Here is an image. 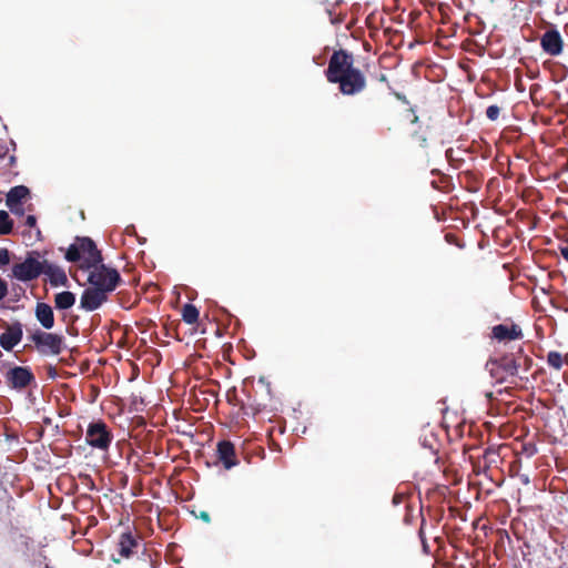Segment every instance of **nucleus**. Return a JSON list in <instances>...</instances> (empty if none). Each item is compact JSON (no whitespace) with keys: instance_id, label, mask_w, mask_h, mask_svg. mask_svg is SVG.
Masks as SVG:
<instances>
[{"instance_id":"19","label":"nucleus","mask_w":568,"mask_h":568,"mask_svg":"<svg viewBox=\"0 0 568 568\" xmlns=\"http://www.w3.org/2000/svg\"><path fill=\"white\" fill-rule=\"evenodd\" d=\"M75 303V295L70 291H63L54 295V306L57 310H69Z\"/></svg>"},{"instance_id":"21","label":"nucleus","mask_w":568,"mask_h":568,"mask_svg":"<svg viewBox=\"0 0 568 568\" xmlns=\"http://www.w3.org/2000/svg\"><path fill=\"white\" fill-rule=\"evenodd\" d=\"M13 222L8 212L0 211V235H7L12 232Z\"/></svg>"},{"instance_id":"5","label":"nucleus","mask_w":568,"mask_h":568,"mask_svg":"<svg viewBox=\"0 0 568 568\" xmlns=\"http://www.w3.org/2000/svg\"><path fill=\"white\" fill-rule=\"evenodd\" d=\"M28 338L41 356H58L65 348V338L61 334L36 329Z\"/></svg>"},{"instance_id":"33","label":"nucleus","mask_w":568,"mask_h":568,"mask_svg":"<svg viewBox=\"0 0 568 568\" xmlns=\"http://www.w3.org/2000/svg\"><path fill=\"white\" fill-rule=\"evenodd\" d=\"M355 22V18H352L348 22V26L353 24Z\"/></svg>"},{"instance_id":"24","label":"nucleus","mask_w":568,"mask_h":568,"mask_svg":"<svg viewBox=\"0 0 568 568\" xmlns=\"http://www.w3.org/2000/svg\"><path fill=\"white\" fill-rule=\"evenodd\" d=\"M499 113H500V108L498 105L493 104L486 109V116L490 121H496L499 118Z\"/></svg>"},{"instance_id":"7","label":"nucleus","mask_w":568,"mask_h":568,"mask_svg":"<svg viewBox=\"0 0 568 568\" xmlns=\"http://www.w3.org/2000/svg\"><path fill=\"white\" fill-rule=\"evenodd\" d=\"M113 440V434L108 425L99 419L91 422L87 428L85 442L93 448L106 452Z\"/></svg>"},{"instance_id":"27","label":"nucleus","mask_w":568,"mask_h":568,"mask_svg":"<svg viewBox=\"0 0 568 568\" xmlns=\"http://www.w3.org/2000/svg\"><path fill=\"white\" fill-rule=\"evenodd\" d=\"M8 295V284L7 282L0 277V301H2Z\"/></svg>"},{"instance_id":"36","label":"nucleus","mask_w":568,"mask_h":568,"mask_svg":"<svg viewBox=\"0 0 568 568\" xmlns=\"http://www.w3.org/2000/svg\"><path fill=\"white\" fill-rule=\"evenodd\" d=\"M417 121H418V116L415 115L413 122H417Z\"/></svg>"},{"instance_id":"11","label":"nucleus","mask_w":568,"mask_h":568,"mask_svg":"<svg viewBox=\"0 0 568 568\" xmlns=\"http://www.w3.org/2000/svg\"><path fill=\"white\" fill-rule=\"evenodd\" d=\"M4 332L0 335V346L11 352L22 339L23 326L19 321L11 324L3 323Z\"/></svg>"},{"instance_id":"32","label":"nucleus","mask_w":568,"mask_h":568,"mask_svg":"<svg viewBox=\"0 0 568 568\" xmlns=\"http://www.w3.org/2000/svg\"><path fill=\"white\" fill-rule=\"evenodd\" d=\"M133 231H134V226H133V225L128 226V227L125 229L126 234H131Z\"/></svg>"},{"instance_id":"18","label":"nucleus","mask_w":568,"mask_h":568,"mask_svg":"<svg viewBox=\"0 0 568 568\" xmlns=\"http://www.w3.org/2000/svg\"><path fill=\"white\" fill-rule=\"evenodd\" d=\"M37 321L44 329H51L54 326L53 308L43 302H38L34 310Z\"/></svg>"},{"instance_id":"35","label":"nucleus","mask_w":568,"mask_h":568,"mask_svg":"<svg viewBox=\"0 0 568 568\" xmlns=\"http://www.w3.org/2000/svg\"><path fill=\"white\" fill-rule=\"evenodd\" d=\"M326 0H316L318 3H324Z\"/></svg>"},{"instance_id":"29","label":"nucleus","mask_w":568,"mask_h":568,"mask_svg":"<svg viewBox=\"0 0 568 568\" xmlns=\"http://www.w3.org/2000/svg\"><path fill=\"white\" fill-rule=\"evenodd\" d=\"M197 518L203 520L204 523L209 524L211 521L210 514L205 510L200 511L199 515H196Z\"/></svg>"},{"instance_id":"1","label":"nucleus","mask_w":568,"mask_h":568,"mask_svg":"<svg viewBox=\"0 0 568 568\" xmlns=\"http://www.w3.org/2000/svg\"><path fill=\"white\" fill-rule=\"evenodd\" d=\"M386 77L376 61L363 62L357 69V101L364 114H371L379 104Z\"/></svg>"},{"instance_id":"31","label":"nucleus","mask_w":568,"mask_h":568,"mask_svg":"<svg viewBox=\"0 0 568 568\" xmlns=\"http://www.w3.org/2000/svg\"><path fill=\"white\" fill-rule=\"evenodd\" d=\"M404 499H405V495L404 494H395L393 496V504L394 505H399V504H402L404 501Z\"/></svg>"},{"instance_id":"22","label":"nucleus","mask_w":568,"mask_h":568,"mask_svg":"<svg viewBox=\"0 0 568 568\" xmlns=\"http://www.w3.org/2000/svg\"><path fill=\"white\" fill-rule=\"evenodd\" d=\"M547 364L559 371L561 367H562V364H564V356L561 353L557 352V351H551L548 353L547 355Z\"/></svg>"},{"instance_id":"26","label":"nucleus","mask_w":568,"mask_h":568,"mask_svg":"<svg viewBox=\"0 0 568 568\" xmlns=\"http://www.w3.org/2000/svg\"><path fill=\"white\" fill-rule=\"evenodd\" d=\"M10 263V253L7 248H0V266Z\"/></svg>"},{"instance_id":"8","label":"nucleus","mask_w":568,"mask_h":568,"mask_svg":"<svg viewBox=\"0 0 568 568\" xmlns=\"http://www.w3.org/2000/svg\"><path fill=\"white\" fill-rule=\"evenodd\" d=\"M6 384L16 390H23L36 383L33 372L28 366H13L4 373Z\"/></svg>"},{"instance_id":"14","label":"nucleus","mask_w":568,"mask_h":568,"mask_svg":"<svg viewBox=\"0 0 568 568\" xmlns=\"http://www.w3.org/2000/svg\"><path fill=\"white\" fill-rule=\"evenodd\" d=\"M30 194V191L24 185L13 186L7 194L6 204L14 214H23L21 204Z\"/></svg>"},{"instance_id":"4","label":"nucleus","mask_w":568,"mask_h":568,"mask_svg":"<svg viewBox=\"0 0 568 568\" xmlns=\"http://www.w3.org/2000/svg\"><path fill=\"white\" fill-rule=\"evenodd\" d=\"M516 356L515 354L504 355L498 359H489L486 363V368L489 371L491 377H494L497 382H504L509 376H516L518 374V369L520 367V359L523 358L525 363L530 364L531 359L527 356L523 355V348L519 347Z\"/></svg>"},{"instance_id":"17","label":"nucleus","mask_w":568,"mask_h":568,"mask_svg":"<svg viewBox=\"0 0 568 568\" xmlns=\"http://www.w3.org/2000/svg\"><path fill=\"white\" fill-rule=\"evenodd\" d=\"M49 277L50 285L53 287L57 286H68L69 280L63 268L60 266L53 265L48 261H43V273Z\"/></svg>"},{"instance_id":"25","label":"nucleus","mask_w":568,"mask_h":568,"mask_svg":"<svg viewBox=\"0 0 568 568\" xmlns=\"http://www.w3.org/2000/svg\"><path fill=\"white\" fill-rule=\"evenodd\" d=\"M558 250L564 260L568 262V236L561 241L560 245L558 246Z\"/></svg>"},{"instance_id":"34","label":"nucleus","mask_w":568,"mask_h":568,"mask_svg":"<svg viewBox=\"0 0 568 568\" xmlns=\"http://www.w3.org/2000/svg\"><path fill=\"white\" fill-rule=\"evenodd\" d=\"M16 161V158L13 155L10 156V162L13 163Z\"/></svg>"},{"instance_id":"2","label":"nucleus","mask_w":568,"mask_h":568,"mask_svg":"<svg viewBox=\"0 0 568 568\" xmlns=\"http://www.w3.org/2000/svg\"><path fill=\"white\" fill-rule=\"evenodd\" d=\"M353 55L345 50L335 51L325 70L327 81L338 83L339 91L344 94L355 93V68Z\"/></svg>"},{"instance_id":"13","label":"nucleus","mask_w":568,"mask_h":568,"mask_svg":"<svg viewBox=\"0 0 568 568\" xmlns=\"http://www.w3.org/2000/svg\"><path fill=\"white\" fill-rule=\"evenodd\" d=\"M491 338L498 342H510L524 338V333L518 324H498L491 328Z\"/></svg>"},{"instance_id":"6","label":"nucleus","mask_w":568,"mask_h":568,"mask_svg":"<svg viewBox=\"0 0 568 568\" xmlns=\"http://www.w3.org/2000/svg\"><path fill=\"white\" fill-rule=\"evenodd\" d=\"M88 282L91 286L110 294L119 286L122 278L115 268L108 267L101 262L89 271Z\"/></svg>"},{"instance_id":"30","label":"nucleus","mask_w":568,"mask_h":568,"mask_svg":"<svg viewBox=\"0 0 568 568\" xmlns=\"http://www.w3.org/2000/svg\"><path fill=\"white\" fill-rule=\"evenodd\" d=\"M37 224V219L34 215H28L27 219H26V225H28L29 227H34Z\"/></svg>"},{"instance_id":"9","label":"nucleus","mask_w":568,"mask_h":568,"mask_svg":"<svg viewBox=\"0 0 568 568\" xmlns=\"http://www.w3.org/2000/svg\"><path fill=\"white\" fill-rule=\"evenodd\" d=\"M43 273V262L28 255L21 263L12 266V276L21 282H30L38 278Z\"/></svg>"},{"instance_id":"23","label":"nucleus","mask_w":568,"mask_h":568,"mask_svg":"<svg viewBox=\"0 0 568 568\" xmlns=\"http://www.w3.org/2000/svg\"><path fill=\"white\" fill-rule=\"evenodd\" d=\"M413 139L417 143L418 146H420V148H426L427 146L428 135H427V133L425 131L424 132L416 131L413 134Z\"/></svg>"},{"instance_id":"10","label":"nucleus","mask_w":568,"mask_h":568,"mask_svg":"<svg viewBox=\"0 0 568 568\" xmlns=\"http://www.w3.org/2000/svg\"><path fill=\"white\" fill-rule=\"evenodd\" d=\"M540 47L550 57H558L562 53L565 42L560 32L554 26L541 34Z\"/></svg>"},{"instance_id":"12","label":"nucleus","mask_w":568,"mask_h":568,"mask_svg":"<svg viewBox=\"0 0 568 568\" xmlns=\"http://www.w3.org/2000/svg\"><path fill=\"white\" fill-rule=\"evenodd\" d=\"M108 297L109 294L90 285L82 292L80 307L87 312L95 311L108 301Z\"/></svg>"},{"instance_id":"28","label":"nucleus","mask_w":568,"mask_h":568,"mask_svg":"<svg viewBox=\"0 0 568 568\" xmlns=\"http://www.w3.org/2000/svg\"><path fill=\"white\" fill-rule=\"evenodd\" d=\"M47 374H48V377L51 379H55L58 377V371L52 365L47 366Z\"/></svg>"},{"instance_id":"16","label":"nucleus","mask_w":568,"mask_h":568,"mask_svg":"<svg viewBox=\"0 0 568 568\" xmlns=\"http://www.w3.org/2000/svg\"><path fill=\"white\" fill-rule=\"evenodd\" d=\"M139 547V541L134 538L131 532L121 534L118 541V552L120 558H113V561L119 564L121 558H130L135 548Z\"/></svg>"},{"instance_id":"15","label":"nucleus","mask_w":568,"mask_h":568,"mask_svg":"<svg viewBox=\"0 0 568 568\" xmlns=\"http://www.w3.org/2000/svg\"><path fill=\"white\" fill-rule=\"evenodd\" d=\"M216 456L225 469H231L239 463L235 454V447L230 440H221L217 443Z\"/></svg>"},{"instance_id":"3","label":"nucleus","mask_w":568,"mask_h":568,"mask_svg":"<svg viewBox=\"0 0 568 568\" xmlns=\"http://www.w3.org/2000/svg\"><path fill=\"white\" fill-rule=\"evenodd\" d=\"M68 262H80V268L90 271L102 262L101 251L90 237H77L68 247L65 255Z\"/></svg>"},{"instance_id":"20","label":"nucleus","mask_w":568,"mask_h":568,"mask_svg":"<svg viewBox=\"0 0 568 568\" xmlns=\"http://www.w3.org/2000/svg\"><path fill=\"white\" fill-rule=\"evenodd\" d=\"M199 310L195 305L187 303L182 308V318L187 324H195L199 321Z\"/></svg>"}]
</instances>
